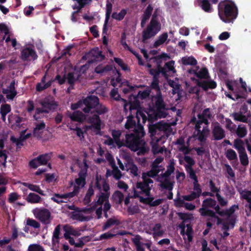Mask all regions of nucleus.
<instances>
[{
  "label": "nucleus",
  "mask_w": 251,
  "mask_h": 251,
  "mask_svg": "<svg viewBox=\"0 0 251 251\" xmlns=\"http://www.w3.org/2000/svg\"><path fill=\"white\" fill-rule=\"evenodd\" d=\"M145 135L143 126L139 125L137 129L133 132L126 135L124 147H126L133 151H137L138 155H143L147 153L149 148L146 146L142 137Z\"/></svg>",
  "instance_id": "nucleus-1"
},
{
  "label": "nucleus",
  "mask_w": 251,
  "mask_h": 251,
  "mask_svg": "<svg viewBox=\"0 0 251 251\" xmlns=\"http://www.w3.org/2000/svg\"><path fill=\"white\" fill-rule=\"evenodd\" d=\"M220 18L226 23H233L238 14V10L234 2L221 1L218 6Z\"/></svg>",
  "instance_id": "nucleus-2"
},
{
  "label": "nucleus",
  "mask_w": 251,
  "mask_h": 251,
  "mask_svg": "<svg viewBox=\"0 0 251 251\" xmlns=\"http://www.w3.org/2000/svg\"><path fill=\"white\" fill-rule=\"evenodd\" d=\"M158 13L155 10L152 15L151 20L147 27L142 31V42L144 44L148 40L154 37L161 30V25L159 21Z\"/></svg>",
  "instance_id": "nucleus-3"
},
{
  "label": "nucleus",
  "mask_w": 251,
  "mask_h": 251,
  "mask_svg": "<svg viewBox=\"0 0 251 251\" xmlns=\"http://www.w3.org/2000/svg\"><path fill=\"white\" fill-rule=\"evenodd\" d=\"M33 214L42 224L49 225L51 223V214L48 209L36 208L33 210Z\"/></svg>",
  "instance_id": "nucleus-4"
},
{
  "label": "nucleus",
  "mask_w": 251,
  "mask_h": 251,
  "mask_svg": "<svg viewBox=\"0 0 251 251\" xmlns=\"http://www.w3.org/2000/svg\"><path fill=\"white\" fill-rule=\"evenodd\" d=\"M83 103L85 107L82 109L85 113H89L92 109L95 108L99 104V99L97 96L90 95L83 100Z\"/></svg>",
  "instance_id": "nucleus-5"
},
{
  "label": "nucleus",
  "mask_w": 251,
  "mask_h": 251,
  "mask_svg": "<svg viewBox=\"0 0 251 251\" xmlns=\"http://www.w3.org/2000/svg\"><path fill=\"white\" fill-rule=\"evenodd\" d=\"M153 183V181L151 178H145L142 181L137 182L136 187L140 190L141 194H144L146 196H150Z\"/></svg>",
  "instance_id": "nucleus-6"
},
{
  "label": "nucleus",
  "mask_w": 251,
  "mask_h": 251,
  "mask_svg": "<svg viewBox=\"0 0 251 251\" xmlns=\"http://www.w3.org/2000/svg\"><path fill=\"white\" fill-rule=\"evenodd\" d=\"M20 57L23 61H31L37 59L38 55L34 49L25 47L21 50Z\"/></svg>",
  "instance_id": "nucleus-7"
},
{
  "label": "nucleus",
  "mask_w": 251,
  "mask_h": 251,
  "mask_svg": "<svg viewBox=\"0 0 251 251\" xmlns=\"http://www.w3.org/2000/svg\"><path fill=\"white\" fill-rule=\"evenodd\" d=\"M85 168L81 169L78 173V177L75 179V183L78 186L83 187L86 184V178L87 175L88 166L86 161H84Z\"/></svg>",
  "instance_id": "nucleus-8"
},
{
  "label": "nucleus",
  "mask_w": 251,
  "mask_h": 251,
  "mask_svg": "<svg viewBox=\"0 0 251 251\" xmlns=\"http://www.w3.org/2000/svg\"><path fill=\"white\" fill-rule=\"evenodd\" d=\"M212 133L214 140L216 141L223 139L226 136L225 130L218 122L214 124Z\"/></svg>",
  "instance_id": "nucleus-9"
},
{
  "label": "nucleus",
  "mask_w": 251,
  "mask_h": 251,
  "mask_svg": "<svg viewBox=\"0 0 251 251\" xmlns=\"http://www.w3.org/2000/svg\"><path fill=\"white\" fill-rule=\"evenodd\" d=\"M149 132L151 134V136H154L158 132L163 131L164 134L165 126L164 125L160 122L157 123L154 125L149 124L148 126Z\"/></svg>",
  "instance_id": "nucleus-10"
},
{
  "label": "nucleus",
  "mask_w": 251,
  "mask_h": 251,
  "mask_svg": "<svg viewBox=\"0 0 251 251\" xmlns=\"http://www.w3.org/2000/svg\"><path fill=\"white\" fill-rule=\"evenodd\" d=\"M128 100L130 112H131L133 110H136L137 111L138 109H141L139 99L135 95L133 94L129 95Z\"/></svg>",
  "instance_id": "nucleus-11"
},
{
  "label": "nucleus",
  "mask_w": 251,
  "mask_h": 251,
  "mask_svg": "<svg viewBox=\"0 0 251 251\" xmlns=\"http://www.w3.org/2000/svg\"><path fill=\"white\" fill-rule=\"evenodd\" d=\"M89 122L92 124L90 126V128H94L96 131L100 132L101 129V121L99 115L94 114L89 119Z\"/></svg>",
  "instance_id": "nucleus-12"
},
{
  "label": "nucleus",
  "mask_w": 251,
  "mask_h": 251,
  "mask_svg": "<svg viewBox=\"0 0 251 251\" xmlns=\"http://www.w3.org/2000/svg\"><path fill=\"white\" fill-rule=\"evenodd\" d=\"M41 106L48 111V113L50 110L56 109L58 104L54 100H50L48 99H45L40 102Z\"/></svg>",
  "instance_id": "nucleus-13"
},
{
  "label": "nucleus",
  "mask_w": 251,
  "mask_h": 251,
  "mask_svg": "<svg viewBox=\"0 0 251 251\" xmlns=\"http://www.w3.org/2000/svg\"><path fill=\"white\" fill-rule=\"evenodd\" d=\"M197 85L205 91L207 90L208 89H214L217 86V84L214 81L197 80Z\"/></svg>",
  "instance_id": "nucleus-14"
},
{
  "label": "nucleus",
  "mask_w": 251,
  "mask_h": 251,
  "mask_svg": "<svg viewBox=\"0 0 251 251\" xmlns=\"http://www.w3.org/2000/svg\"><path fill=\"white\" fill-rule=\"evenodd\" d=\"M168 35L167 32H164L160 35L153 44V48L157 49L164 44L166 41V44H168L170 41V39H168Z\"/></svg>",
  "instance_id": "nucleus-15"
},
{
  "label": "nucleus",
  "mask_w": 251,
  "mask_h": 251,
  "mask_svg": "<svg viewBox=\"0 0 251 251\" xmlns=\"http://www.w3.org/2000/svg\"><path fill=\"white\" fill-rule=\"evenodd\" d=\"M35 127L33 130V135L36 137H41L44 130L46 127V124L44 121H42L40 123H35Z\"/></svg>",
  "instance_id": "nucleus-16"
},
{
  "label": "nucleus",
  "mask_w": 251,
  "mask_h": 251,
  "mask_svg": "<svg viewBox=\"0 0 251 251\" xmlns=\"http://www.w3.org/2000/svg\"><path fill=\"white\" fill-rule=\"evenodd\" d=\"M121 224V222L115 217L108 219L102 226V230L104 231L110 228L113 226H119Z\"/></svg>",
  "instance_id": "nucleus-17"
},
{
  "label": "nucleus",
  "mask_w": 251,
  "mask_h": 251,
  "mask_svg": "<svg viewBox=\"0 0 251 251\" xmlns=\"http://www.w3.org/2000/svg\"><path fill=\"white\" fill-rule=\"evenodd\" d=\"M121 134L122 132L120 130L113 129L111 132V135L118 148H120L124 146V142L120 139Z\"/></svg>",
  "instance_id": "nucleus-18"
},
{
  "label": "nucleus",
  "mask_w": 251,
  "mask_h": 251,
  "mask_svg": "<svg viewBox=\"0 0 251 251\" xmlns=\"http://www.w3.org/2000/svg\"><path fill=\"white\" fill-rule=\"evenodd\" d=\"M199 5L206 13H211L213 11L212 5L208 0H198Z\"/></svg>",
  "instance_id": "nucleus-19"
},
{
  "label": "nucleus",
  "mask_w": 251,
  "mask_h": 251,
  "mask_svg": "<svg viewBox=\"0 0 251 251\" xmlns=\"http://www.w3.org/2000/svg\"><path fill=\"white\" fill-rule=\"evenodd\" d=\"M52 157V152L42 154L38 156L37 159L40 165H46Z\"/></svg>",
  "instance_id": "nucleus-20"
},
{
  "label": "nucleus",
  "mask_w": 251,
  "mask_h": 251,
  "mask_svg": "<svg viewBox=\"0 0 251 251\" xmlns=\"http://www.w3.org/2000/svg\"><path fill=\"white\" fill-rule=\"evenodd\" d=\"M110 196L109 194L107 193H104L101 192L99 196L98 199L97 201L95 202V203L92 206V208L95 209L98 205L102 206L104 202H106V201L109 200V198Z\"/></svg>",
  "instance_id": "nucleus-21"
},
{
  "label": "nucleus",
  "mask_w": 251,
  "mask_h": 251,
  "mask_svg": "<svg viewBox=\"0 0 251 251\" xmlns=\"http://www.w3.org/2000/svg\"><path fill=\"white\" fill-rule=\"evenodd\" d=\"M134 116L130 114L127 117V121L126 122L125 125V127L126 129H133V131H134L135 129H137L138 126L139 125H140L139 123H138L137 126H136V122L133 120Z\"/></svg>",
  "instance_id": "nucleus-22"
},
{
  "label": "nucleus",
  "mask_w": 251,
  "mask_h": 251,
  "mask_svg": "<svg viewBox=\"0 0 251 251\" xmlns=\"http://www.w3.org/2000/svg\"><path fill=\"white\" fill-rule=\"evenodd\" d=\"M200 212L202 216H209L217 219L218 220V224H219L221 221V219L212 210L202 207L200 209Z\"/></svg>",
  "instance_id": "nucleus-23"
},
{
  "label": "nucleus",
  "mask_w": 251,
  "mask_h": 251,
  "mask_svg": "<svg viewBox=\"0 0 251 251\" xmlns=\"http://www.w3.org/2000/svg\"><path fill=\"white\" fill-rule=\"evenodd\" d=\"M69 116L72 121L79 122H82L85 118L84 114L80 111H75Z\"/></svg>",
  "instance_id": "nucleus-24"
},
{
  "label": "nucleus",
  "mask_w": 251,
  "mask_h": 251,
  "mask_svg": "<svg viewBox=\"0 0 251 251\" xmlns=\"http://www.w3.org/2000/svg\"><path fill=\"white\" fill-rule=\"evenodd\" d=\"M111 199L116 204H121L124 201V195L121 191L116 190L112 194Z\"/></svg>",
  "instance_id": "nucleus-25"
},
{
  "label": "nucleus",
  "mask_w": 251,
  "mask_h": 251,
  "mask_svg": "<svg viewBox=\"0 0 251 251\" xmlns=\"http://www.w3.org/2000/svg\"><path fill=\"white\" fill-rule=\"evenodd\" d=\"M232 117L235 121L248 123L251 128V122H248V118L244 114L240 112H234L232 114Z\"/></svg>",
  "instance_id": "nucleus-26"
},
{
  "label": "nucleus",
  "mask_w": 251,
  "mask_h": 251,
  "mask_svg": "<svg viewBox=\"0 0 251 251\" xmlns=\"http://www.w3.org/2000/svg\"><path fill=\"white\" fill-rule=\"evenodd\" d=\"M8 120L11 124H15V125L20 127H21L20 123L22 122V118L19 115L15 114H10L8 116Z\"/></svg>",
  "instance_id": "nucleus-27"
},
{
  "label": "nucleus",
  "mask_w": 251,
  "mask_h": 251,
  "mask_svg": "<svg viewBox=\"0 0 251 251\" xmlns=\"http://www.w3.org/2000/svg\"><path fill=\"white\" fill-rule=\"evenodd\" d=\"M63 229L65 231V234L68 235H73L75 236H79L80 235L81 233L80 231L74 229L72 226L65 225L63 226Z\"/></svg>",
  "instance_id": "nucleus-28"
},
{
  "label": "nucleus",
  "mask_w": 251,
  "mask_h": 251,
  "mask_svg": "<svg viewBox=\"0 0 251 251\" xmlns=\"http://www.w3.org/2000/svg\"><path fill=\"white\" fill-rule=\"evenodd\" d=\"M233 147L237 151L238 153L246 151L244 141L239 138L234 140Z\"/></svg>",
  "instance_id": "nucleus-29"
},
{
  "label": "nucleus",
  "mask_w": 251,
  "mask_h": 251,
  "mask_svg": "<svg viewBox=\"0 0 251 251\" xmlns=\"http://www.w3.org/2000/svg\"><path fill=\"white\" fill-rule=\"evenodd\" d=\"M156 101L155 102V109H165V104L164 103L161 92L157 94L156 97Z\"/></svg>",
  "instance_id": "nucleus-30"
},
{
  "label": "nucleus",
  "mask_w": 251,
  "mask_h": 251,
  "mask_svg": "<svg viewBox=\"0 0 251 251\" xmlns=\"http://www.w3.org/2000/svg\"><path fill=\"white\" fill-rule=\"evenodd\" d=\"M142 240V237L140 235L137 234L132 238V241L135 245L136 251H145L144 248L142 246L140 241Z\"/></svg>",
  "instance_id": "nucleus-31"
},
{
  "label": "nucleus",
  "mask_w": 251,
  "mask_h": 251,
  "mask_svg": "<svg viewBox=\"0 0 251 251\" xmlns=\"http://www.w3.org/2000/svg\"><path fill=\"white\" fill-rule=\"evenodd\" d=\"M24 185L27 187L30 190L37 192L42 196L45 195L44 193V191L41 189L39 186L38 185L28 183H24Z\"/></svg>",
  "instance_id": "nucleus-32"
},
{
  "label": "nucleus",
  "mask_w": 251,
  "mask_h": 251,
  "mask_svg": "<svg viewBox=\"0 0 251 251\" xmlns=\"http://www.w3.org/2000/svg\"><path fill=\"white\" fill-rule=\"evenodd\" d=\"M159 173V170L154 169L152 167V169L147 172H143L142 175V178L144 179L145 178H149V177L154 178Z\"/></svg>",
  "instance_id": "nucleus-33"
},
{
  "label": "nucleus",
  "mask_w": 251,
  "mask_h": 251,
  "mask_svg": "<svg viewBox=\"0 0 251 251\" xmlns=\"http://www.w3.org/2000/svg\"><path fill=\"white\" fill-rule=\"evenodd\" d=\"M41 199V198L37 194L30 193L26 198L27 201L31 203H38Z\"/></svg>",
  "instance_id": "nucleus-34"
},
{
  "label": "nucleus",
  "mask_w": 251,
  "mask_h": 251,
  "mask_svg": "<svg viewBox=\"0 0 251 251\" xmlns=\"http://www.w3.org/2000/svg\"><path fill=\"white\" fill-rule=\"evenodd\" d=\"M61 225H57L54 228L52 237L53 244L58 243L59 242V234L60 233Z\"/></svg>",
  "instance_id": "nucleus-35"
},
{
  "label": "nucleus",
  "mask_w": 251,
  "mask_h": 251,
  "mask_svg": "<svg viewBox=\"0 0 251 251\" xmlns=\"http://www.w3.org/2000/svg\"><path fill=\"white\" fill-rule=\"evenodd\" d=\"M146 111H143L141 109H138L136 112V117L137 119L138 123H140V119L142 120V123L145 124L147 120V116L146 115Z\"/></svg>",
  "instance_id": "nucleus-36"
},
{
  "label": "nucleus",
  "mask_w": 251,
  "mask_h": 251,
  "mask_svg": "<svg viewBox=\"0 0 251 251\" xmlns=\"http://www.w3.org/2000/svg\"><path fill=\"white\" fill-rule=\"evenodd\" d=\"M216 201L212 198H207L202 201V207L206 208L208 207L213 208L216 204Z\"/></svg>",
  "instance_id": "nucleus-37"
},
{
  "label": "nucleus",
  "mask_w": 251,
  "mask_h": 251,
  "mask_svg": "<svg viewBox=\"0 0 251 251\" xmlns=\"http://www.w3.org/2000/svg\"><path fill=\"white\" fill-rule=\"evenodd\" d=\"M121 85L123 86H126V88H124L122 90L123 92L125 94H128L129 92L134 90L135 88L137 87L136 86H132L129 84V82L127 80H125L122 82Z\"/></svg>",
  "instance_id": "nucleus-38"
},
{
  "label": "nucleus",
  "mask_w": 251,
  "mask_h": 251,
  "mask_svg": "<svg viewBox=\"0 0 251 251\" xmlns=\"http://www.w3.org/2000/svg\"><path fill=\"white\" fill-rule=\"evenodd\" d=\"M182 63L184 65H192L194 66L197 65V61L193 56L188 57H184L182 58Z\"/></svg>",
  "instance_id": "nucleus-39"
},
{
  "label": "nucleus",
  "mask_w": 251,
  "mask_h": 251,
  "mask_svg": "<svg viewBox=\"0 0 251 251\" xmlns=\"http://www.w3.org/2000/svg\"><path fill=\"white\" fill-rule=\"evenodd\" d=\"M162 226L160 223L155 224L154 227L152 228V230L154 231L153 233V236L155 237L156 236L160 237L162 236L164 233V231L160 230Z\"/></svg>",
  "instance_id": "nucleus-40"
},
{
  "label": "nucleus",
  "mask_w": 251,
  "mask_h": 251,
  "mask_svg": "<svg viewBox=\"0 0 251 251\" xmlns=\"http://www.w3.org/2000/svg\"><path fill=\"white\" fill-rule=\"evenodd\" d=\"M226 156L230 161L236 160V161H238L237 155L232 149H230L226 151Z\"/></svg>",
  "instance_id": "nucleus-41"
},
{
  "label": "nucleus",
  "mask_w": 251,
  "mask_h": 251,
  "mask_svg": "<svg viewBox=\"0 0 251 251\" xmlns=\"http://www.w3.org/2000/svg\"><path fill=\"white\" fill-rule=\"evenodd\" d=\"M111 67L109 65L103 66L102 65L97 66L95 69V72L99 74L102 75L104 73L107 72L111 70Z\"/></svg>",
  "instance_id": "nucleus-42"
},
{
  "label": "nucleus",
  "mask_w": 251,
  "mask_h": 251,
  "mask_svg": "<svg viewBox=\"0 0 251 251\" xmlns=\"http://www.w3.org/2000/svg\"><path fill=\"white\" fill-rule=\"evenodd\" d=\"M140 209L138 205H130L127 209V212L129 215H133L139 213Z\"/></svg>",
  "instance_id": "nucleus-43"
},
{
  "label": "nucleus",
  "mask_w": 251,
  "mask_h": 251,
  "mask_svg": "<svg viewBox=\"0 0 251 251\" xmlns=\"http://www.w3.org/2000/svg\"><path fill=\"white\" fill-rule=\"evenodd\" d=\"M184 160L187 164L184 165L185 170L193 169L192 167L195 164V161L193 158L188 155H185Z\"/></svg>",
  "instance_id": "nucleus-44"
},
{
  "label": "nucleus",
  "mask_w": 251,
  "mask_h": 251,
  "mask_svg": "<svg viewBox=\"0 0 251 251\" xmlns=\"http://www.w3.org/2000/svg\"><path fill=\"white\" fill-rule=\"evenodd\" d=\"M160 186L162 189L172 191L173 188V184L170 182L169 179L166 178L161 182Z\"/></svg>",
  "instance_id": "nucleus-45"
},
{
  "label": "nucleus",
  "mask_w": 251,
  "mask_h": 251,
  "mask_svg": "<svg viewBox=\"0 0 251 251\" xmlns=\"http://www.w3.org/2000/svg\"><path fill=\"white\" fill-rule=\"evenodd\" d=\"M241 164L243 166H247L249 164L248 157L246 151L238 153Z\"/></svg>",
  "instance_id": "nucleus-46"
},
{
  "label": "nucleus",
  "mask_w": 251,
  "mask_h": 251,
  "mask_svg": "<svg viewBox=\"0 0 251 251\" xmlns=\"http://www.w3.org/2000/svg\"><path fill=\"white\" fill-rule=\"evenodd\" d=\"M126 10L123 9L119 13L113 12L112 15V17L118 21H121L124 18L126 14Z\"/></svg>",
  "instance_id": "nucleus-47"
},
{
  "label": "nucleus",
  "mask_w": 251,
  "mask_h": 251,
  "mask_svg": "<svg viewBox=\"0 0 251 251\" xmlns=\"http://www.w3.org/2000/svg\"><path fill=\"white\" fill-rule=\"evenodd\" d=\"M195 75L199 78L206 79L209 76L208 70L206 68H201L198 72H196Z\"/></svg>",
  "instance_id": "nucleus-48"
},
{
  "label": "nucleus",
  "mask_w": 251,
  "mask_h": 251,
  "mask_svg": "<svg viewBox=\"0 0 251 251\" xmlns=\"http://www.w3.org/2000/svg\"><path fill=\"white\" fill-rule=\"evenodd\" d=\"M90 54L94 56L96 59H99L100 58L103 59L104 56L102 54L101 51L98 48H94L91 50Z\"/></svg>",
  "instance_id": "nucleus-49"
},
{
  "label": "nucleus",
  "mask_w": 251,
  "mask_h": 251,
  "mask_svg": "<svg viewBox=\"0 0 251 251\" xmlns=\"http://www.w3.org/2000/svg\"><path fill=\"white\" fill-rule=\"evenodd\" d=\"M95 112L98 114L97 115H102L107 113L108 111V108L104 105L99 104L95 108Z\"/></svg>",
  "instance_id": "nucleus-50"
},
{
  "label": "nucleus",
  "mask_w": 251,
  "mask_h": 251,
  "mask_svg": "<svg viewBox=\"0 0 251 251\" xmlns=\"http://www.w3.org/2000/svg\"><path fill=\"white\" fill-rule=\"evenodd\" d=\"M114 60L122 68L123 70H129V68L128 66L124 62L122 59L118 57H114Z\"/></svg>",
  "instance_id": "nucleus-51"
},
{
  "label": "nucleus",
  "mask_w": 251,
  "mask_h": 251,
  "mask_svg": "<svg viewBox=\"0 0 251 251\" xmlns=\"http://www.w3.org/2000/svg\"><path fill=\"white\" fill-rule=\"evenodd\" d=\"M112 232H114V229L110 230L107 232L101 234L100 236V240H107L115 237L117 234L112 233Z\"/></svg>",
  "instance_id": "nucleus-52"
},
{
  "label": "nucleus",
  "mask_w": 251,
  "mask_h": 251,
  "mask_svg": "<svg viewBox=\"0 0 251 251\" xmlns=\"http://www.w3.org/2000/svg\"><path fill=\"white\" fill-rule=\"evenodd\" d=\"M71 218L74 220H78L81 222L87 220V218L85 216L81 213L76 212H72Z\"/></svg>",
  "instance_id": "nucleus-53"
},
{
  "label": "nucleus",
  "mask_w": 251,
  "mask_h": 251,
  "mask_svg": "<svg viewBox=\"0 0 251 251\" xmlns=\"http://www.w3.org/2000/svg\"><path fill=\"white\" fill-rule=\"evenodd\" d=\"M236 133L239 138H243L247 135V130L245 126H239Z\"/></svg>",
  "instance_id": "nucleus-54"
},
{
  "label": "nucleus",
  "mask_w": 251,
  "mask_h": 251,
  "mask_svg": "<svg viewBox=\"0 0 251 251\" xmlns=\"http://www.w3.org/2000/svg\"><path fill=\"white\" fill-rule=\"evenodd\" d=\"M169 85L173 88V94H179L180 92V85L176 83L173 80L169 82Z\"/></svg>",
  "instance_id": "nucleus-55"
},
{
  "label": "nucleus",
  "mask_w": 251,
  "mask_h": 251,
  "mask_svg": "<svg viewBox=\"0 0 251 251\" xmlns=\"http://www.w3.org/2000/svg\"><path fill=\"white\" fill-rule=\"evenodd\" d=\"M242 199L246 200L249 203L251 202V191L249 190H244L240 193Z\"/></svg>",
  "instance_id": "nucleus-56"
},
{
  "label": "nucleus",
  "mask_w": 251,
  "mask_h": 251,
  "mask_svg": "<svg viewBox=\"0 0 251 251\" xmlns=\"http://www.w3.org/2000/svg\"><path fill=\"white\" fill-rule=\"evenodd\" d=\"M151 91L150 90H145L139 91L138 94L135 95L138 99L144 100L148 98L150 95Z\"/></svg>",
  "instance_id": "nucleus-57"
},
{
  "label": "nucleus",
  "mask_w": 251,
  "mask_h": 251,
  "mask_svg": "<svg viewBox=\"0 0 251 251\" xmlns=\"http://www.w3.org/2000/svg\"><path fill=\"white\" fill-rule=\"evenodd\" d=\"M148 115L147 120L149 122V124L152 123L154 121L157 120V118L155 114L154 110H151L149 112H146Z\"/></svg>",
  "instance_id": "nucleus-58"
},
{
  "label": "nucleus",
  "mask_w": 251,
  "mask_h": 251,
  "mask_svg": "<svg viewBox=\"0 0 251 251\" xmlns=\"http://www.w3.org/2000/svg\"><path fill=\"white\" fill-rule=\"evenodd\" d=\"M175 171V167L173 164H171L169 165L167 168V171L161 174L162 177L167 178L172 173H173Z\"/></svg>",
  "instance_id": "nucleus-59"
},
{
  "label": "nucleus",
  "mask_w": 251,
  "mask_h": 251,
  "mask_svg": "<svg viewBox=\"0 0 251 251\" xmlns=\"http://www.w3.org/2000/svg\"><path fill=\"white\" fill-rule=\"evenodd\" d=\"M43 113H48V111L45 110L43 107L42 108H37L35 110V114L33 115L34 120L36 121H39L41 117L38 115Z\"/></svg>",
  "instance_id": "nucleus-60"
},
{
  "label": "nucleus",
  "mask_w": 251,
  "mask_h": 251,
  "mask_svg": "<svg viewBox=\"0 0 251 251\" xmlns=\"http://www.w3.org/2000/svg\"><path fill=\"white\" fill-rule=\"evenodd\" d=\"M106 6V9L105 19L106 21H108L112 11V4L111 3L109 2V1H107Z\"/></svg>",
  "instance_id": "nucleus-61"
},
{
  "label": "nucleus",
  "mask_w": 251,
  "mask_h": 251,
  "mask_svg": "<svg viewBox=\"0 0 251 251\" xmlns=\"http://www.w3.org/2000/svg\"><path fill=\"white\" fill-rule=\"evenodd\" d=\"M165 110V109H157L154 110V112L157 119L158 118H164L166 117L167 114Z\"/></svg>",
  "instance_id": "nucleus-62"
},
{
  "label": "nucleus",
  "mask_w": 251,
  "mask_h": 251,
  "mask_svg": "<svg viewBox=\"0 0 251 251\" xmlns=\"http://www.w3.org/2000/svg\"><path fill=\"white\" fill-rule=\"evenodd\" d=\"M177 215L182 220L183 222H186L187 220H190L192 218V215L182 212H178Z\"/></svg>",
  "instance_id": "nucleus-63"
},
{
  "label": "nucleus",
  "mask_w": 251,
  "mask_h": 251,
  "mask_svg": "<svg viewBox=\"0 0 251 251\" xmlns=\"http://www.w3.org/2000/svg\"><path fill=\"white\" fill-rule=\"evenodd\" d=\"M28 251H45L43 248L37 244L30 245L28 247Z\"/></svg>",
  "instance_id": "nucleus-64"
}]
</instances>
